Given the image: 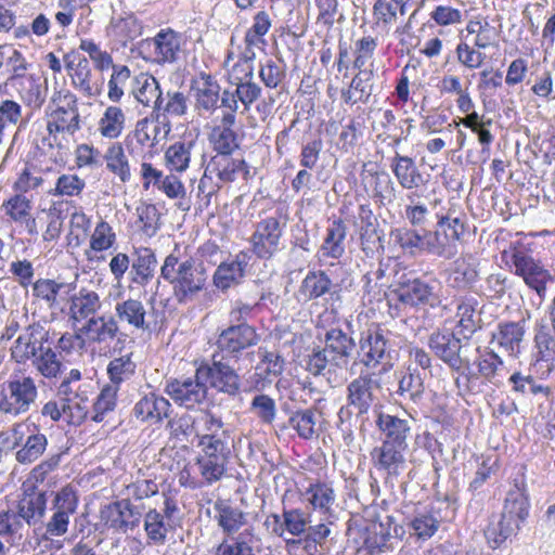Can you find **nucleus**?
<instances>
[{"instance_id": "1", "label": "nucleus", "mask_w": 555, "mask_h": 555, "mask_svg": "<svg viewBox=\"0 0 555 555\" xmlns=\"http://www.w3.org/2000/svg\"><path fill=\"white\" fill-rule=\"evenodd\" d=\"M376 426L383 435L379 447L372 451V459L378 469L386 473V482L393 483L404 468V452L409 447L411 437V423L409 420L395 415L379 413Z\"/></svg>"}, {"instance_id": "2", "label": "nucleus", "mask_w": 555, "mask_h": 555, "mask_svg": "<svg viewBox=\"0 0 555 555\" xmlns=\"http://www.w3.org/2000/svg\"><path fill=\"white\" fill-rule=\"evenodd\" d=\"M47 111L48 137L43 144L50 149L64 150L68 145V137H73L80 129V114L77 96L66 91L54 94Z\"/></svg>"}, {"instance_id": "3", "label": "nucleus", "mask_w": 555, "mask_h": 555, "mask_svg": "<svg viewBox=\"0 0 555 555\" xmlns=\"http://www.w3.org/2000/svg\"><path fill=\"white\" fill-rule=\"evenodd\" d=\"M529 515V500L525 488H513L507 492L503 512L492 518L485 529V537L491 548L502 545L515 535Z\"/></svg>"}, {"instance_id": "4", "label": "nucleus", "mask_w": 555, "mask_h": 555, "mask_svg": "<svg viewBox=\"0 0 555 555\" xmlns=\"http://www.w3.org/2000/svg\"><path fill=\"white\" fill-rule=\"evenodd\" d=\"M36 380L22 373H13L0 385V413L11 417L26 414L38 398Z\"/></svg>"}, {"instance_id": "5", "label": "nucleus", "mask_w": 555, "mask_h": 555, "mask_svg": "<svg viewBox=\"0 0 555 555\" xmlns=\"http://www.w3.org/2000/svg\"><path fill=\"white\" fill-rule=\"evenodd\" d=\"M391 336L390 331L379 325L370 326L359 339V362L365 367L373 369L389 361L393 351Z\"/></svg>"}, {"instance_id": "6", "label": "nucleus", "mask_w": 555, "mask_h": 555, "mask_svg": "<svg viewBox=\"0 0 555 555\" xmlns=\"http://www.w3.org/2000/svg\"><path fill=\"white\" fill-rule=\"evenodd\" d=\"M503 256L509 257L515 274L522 278L526 285L534 289L540 298L546 294V284L553 281L552 274L539 261H535L524 248L512 243Z\"/></svg>"}, {"instance_id": "7", "label": "nucleus", "mask_w": 555, "mask_h": 555, "mask_svg": "<svg viewBox=\"0 0 555 555\" xmlns=\"http://www.w3.org/2000/svg\"><path fill=\"white\" fill-rule=\"evenodd\" d=\"M258 340L256 330L247 323L231 325L219 334L216 341L217 349L212 354L236 362L243 352L256 346Z\"/></svg>"}, {"instance_id": "8", "label": "nucleus", "mask_w": 555, "mask_h": 555, "mask_svg": "<svg viewBox=\"0 0 555 555\" xmlns=\"http://www.w3.org/2000/svg\"><path fill=\"white\" fill-rule=\"evenodd\" d=\"M197 377L209 382L212 389L218 392L236 397L241 391V377L231 365V360L211 357V364H202L197 367Z\"/></svg>"}, {"instance_id": "9", "label": "nucleus", "mask_w": 555, "mask_h": 555, "mask_svg": "<svg viewBox=\"0 0 555 555\" xmlns=\"http://www.w3.org/2000/svg\"><path fill=\"white\" fill-rule=\"evenodd\" d=\"M165 392L175 403L191 410L205 401L208 388L204 378L197 377L196 370L194 376L168 379L166 382Z\"/></svg>"}, {"instance_id": "10", "label": "nucleus", "mask_w": 555, "mask_h": 555, "mask_svg": "<svg viewBox=\"0 0 555 555\" xmlns=\"http://www.w3.org/2000/svg\"><path fill=\"white\" fill-rule=\"evenodd\" d=\"M375 388H379V383L373 379L372 374H360L352 379L346 389L347 406L338 412L339 420L344 422L345 414H350L348 406L356 410L358 415L366 414L377 400Z\"/></svg>"}, {"instance_id": "11", "label": "nucleus", "mask_w": 555, "mask_h": 555, "mask_svg": "<svg viewBox=\"0 0 555 555\" xmlns=\"http://www.w3.org/2000/svg\"><path fill=\"white\" fill-rule=\"evenodd\" d=\"M283 227L276 217H267L255 224L250 236L253 254L259 259H271L280 249Z\"/></svg>"}, {"instance_id": "12", "label": "nucleus", "mask_w": 555, "mask_h": 555, "mask_svg": "<svg viewBox=\"0 0 555 555\" xmlns=\"http://www.w3.org/2000/svg\"><path fill=\"white\" fill-rule=\"evenodd\" d=\"M49 339L47 331L39 322L27 325L11 347V357L18 364H25L43 348Z\"/></svg>"}, {"instance_id": "13", "label": "nucleus", "mask_w": 555, "mask_h": 555, "mask_svg": "<svg viewBox=\"0 0 555 555\" xmlns=\"http://www.w3.org/2000/svg\"><path fill=\"white\" fill-rule=\"evenodd\" d=\"M428 346L434 354L452 370L460 371L468 361L462 356L464 346L454 333L434 332L428 338Z\"/></svg>"}, {"instance_id": "14", "label": "nucleus", "mask_w": 555, "mask_h": 555, "mask_svg": "<svg viewBox=\"0 0 555 555\" xmlns=\"http://www.w3.org/2000/svg\"><path fill=\"white\" fill-rule=\"evenodd\" d=\"M13 444L11 449L21 446L23 438L28 434L22 448L16 452L15 457L18 463L28 464L35 462L44 451L47 446V438L44 435L39 434L38 430L31 433L29 425L26 423L15 424L11 430Z\"/></svg>"}, {"instance_id": "15", "label": "nucleus", "mask_w": 555, "mask_h": 555, "mask_svg": "<svg viewBox=\"0 0 555 555\" xmlns=\"http://www.w3.org/2000/svg\"><path fill=\"white\" fill-rule=\"evenodd\" d=\"M324 348L331 357L332 365L338 369H347L353 354L358 351L354 338L337 327L326 331Z\"/></svg>"}, {"instance_id": "16", "label": "nucleus", "mask_w": 555, "mask_h": 555, "mask_svg": "<svg viewBox=\"0 0 555 555\" xmlns=\"http://www.w3.org/2000/svg\"><path fill=\"white\" fill-rule=\"evenodd\" d=\"M393 293L401 304L411 307H434L438 302V296L434 292V286L420 279L399 281L398 287Z\"/></svg>"}, {"instance_id": "17", "label": "nucleus", "mask_w": 555, "mask_h": 555, "mask_svg": "<svg viewBox=\"0 0 555 555\" xmlns=\"http://www.w3.org/2000/svg\"><path fill=\"white\" fill-rule=\"evenodd\" d=\"M101 308L102 301L96 292L80 288L69 298L68 321L72 323V328H76L79 323H85L87 320L96 317Z\"/></svg>"}, {"instance_id": "18", "label": "nucleus", "mask_w": 555, "mask_h": 555, "mask_svg": "<svg viewBox=\"0 0 555 555\" xmlns=\"http://www.w3.org/2000/svg\"><path fill=\"white\" fill-rule=\"evenodd\" d=\"M526 334L525 321H503L496 325L491 336V344L511 357L517 358Z\"/></svg>"}, {"instance_id": "19", "label": "nucleus", "mask_w": 555, "mask_h": 555, "mask_svg": "<svg viewBox=\"0 0 555 555\" xmlns=\"http://www.w3.org/2000/svg\"><path fill=\"white\" fill-rule=\"evenodd\" d=\"M182 275L172 292L179 304H186L205 288L208 274L203 262L193 259L186 273Z\"/></svg>"}, {"instance_id": "20", "label": "nucleus", "mask_w": 555, "mask_h": 555, "mask_svg": "<svg viewBox=\"0 0 555 555\" xmlns=\"http://www.w3.org/2000/svg\"><path fill=\"white\" fill-rule=\"evenodd\" d=\"M479 301L473 296H462L456 300V327L463 339L469 340L482 327Z\"/></svg>"}, {"instance_id": "21", "label": "nucleus", "mask_w": 555, "mask_h": 555, "mask_svg": "<svg viewBox=\"0 0 555 555\" xmlns=\"http://www.w3.org/2000/svg\"><path fill=\"white\" fill-rule=\"evenodd\" d=\"M114 311V318L117 320V323L126 324L134 330H151V314L146 311V308L141 300L127 298L118 301L115 305Z\"/></svg>"}, {"instance_id": "22", "label": "nucleus", "mask_w": 555, "mask_h": 555, "mask_svg": "<svg viewBox=\"0 0 555 555\" xmlns=\"http://www.w3.org/2000/svg\"><path fill=\"white\" fill-rule=\"evenodd\" d=\"M202 151V143L197 139L183 138L167 149L165 153L166 165L172 171L183 172L189 168L193 155L203 156Z\"/></svg>"}, {"instance_id": "23", "label": "nucleus", "mask_w": 555, "mask_h": 555, "mask_svg": "<svg viewBox=\"0 0 555 555\" xmlns=\"http://www.w3.org/2000/svg\"><path fill=\"white\" fill-rule=\"evenodd\" d=\"M478 279V261L472 254H466L453 261L447 281L450 287L465 291L472 288Z\"/></svg>"}, {"instance_id": "24", "label": "nucleus", "mask_w": 555, "mask_h": 555, "mask_svg": "<svg viewBox=\"0 0 555 555\" xmlns=\"http://www.w3.org/2000/svg\"><path fill=\"white\" fill-rule=\"evenodd\" d=\"M80 335L86 340L103 344L115 339L119 334V326L114 317H94L79 326Z\"/></svg>"}, {"instance_id": "25", "label": "nucleus", "mask_w": 555, "mask_h": 555, "mask_svg": "<svg viewBox=\"0 0 555 555\" xmlns=\"http://www.w3.org/2000/svg\"><path fill=\"white\" fill-rule=\"evenodd\" d=\"M170 402L155 392H149L135 403L132 413L141 422L160 423L168 417Z\"/></svg>"}, {"instance_id": "26", "label": "nucleus", "mask_w": 555, "mask_h": 555, "mask_svg": "<svg viewBox=\"0 0 555 555\" xmlns=\"http://www.w3.org/2000/svg\"><path fill=\"white\" fill-rule=\"evenodd\" d=\"M232 154L215 155L206 166V173L211 178L216 176L221 182H233L238 172L247 178L249 168L244 159L233 158Z\"/></svg>"}, {"instance_id": "27", "label": "nucleus", "mask_w": 555, "mask_h": 555, "mask_svg": "<svg viewBox=\"0 0 555 555\" xmlns=\"http://www.w3.org/2000/svg\"><path fill=\"white\" fill-rule=\"evenodd\" d=\"M248 259V254L241 251L232 261L221 262L214 274L215 286L221 291H227L232 285L241 283L245 276Z\"/></svg>"}, {"instance_id": "28", "label": "nucleus", "mask_w": 555, "mask_h": 555, "mask_svg": "<svg viewBox=\"0 0 555 555\" xmlns=\"http://www.w3.org/2000/svg\"><path fill=\"white\" fill-rule=\"evenodd\" d=\"M321 413L313 408L299 409L289 414L287 424L282 427L292 428L299 438L311 440L318 438L321 433L319 418Z\"/></svg>"}, {"instance_id": "29", "label": "nucleus", "mask_w": 555, "mask_h": 555, "mask_svg": "<svg viewBox=\"0 0 555 555\" xmlns=\"http://www.w3.org/2000/svg\"><path fill=\"white\" fill-rule=\"evenodd\" d=\"M153 44L157 63H175L182 52V36L170 28L162 29L153 38Z\"/></svg>"}, {"instance_id": "30", "label": "nucleus", "mask_w": 555, "mask_h": 555, "mask_svg": "<svg viewBox=\"0 0 555 555\" xmlns=\"http://www.w3.org/2000/svg\"><path fill=\"white\" fill-rule=\"evenodd\" d=\"M390 168L402 189L413 190L424 183L423 175L412 157L396 152Z\"/></svg>"}, {"instance_id": "31", "label": "nucleus", "mask_w": 555, "mask_h": 555, "mask_svg": "<svg viewBox=\"0 0 555 555\" xmlns=\"http://www.w3.org/2000/svg\"><path fill=\"white\" fill-rule=\"evenodd\" d=\"M236 116L223 114L221 124L216 126L210 133V142L216 155L232 154L237 147V134L232 129L235 125Z\"/></svg>"}, {"instance_id": "32", "label": "nucleus", "mask_w": 555, "mask_h": 555, "mask_svg": "<svg viewBox=\"0 0 555 555\" xmlns=\"http://www.w3.org/2000/svg\"><path fill=\"white\" fill-rule=\"evenodd\" d=\"M260 539L246 529L235 537L224 539L217 547L216 555H258Z\"/></svg>"}, {"instance_id": "33", "label": "nucleus", "mask_w": 555, "mask_h": 555, "mask_svg": "<svg viewBox=\"0 0 555 555\" xmlns=\"http://www.w3.org/2000/svg\"><path fill=\"white\" fill-rule=\"evenodd\" d=\"M192 89L195 91L198 109L211 112L218 107L220 86L211 75L201 73L198 78L193 80Z\"/></svg>"}, {"instance_id": "34", "label": "nucleus", "mask_w": 555, "mask_h": 555, "mask_svg": "<svg viewBox=\"0 0 555 555\" xmlns=\"http://www.w3.org/2000/svg\"><path fill=\"white\" fill-rule=\"evenodd\" d=\"M131 263V281L140 286H145L155 274L157 259L155 253L149 247L134 249Z\"/></svg>"}, {"instance_id": "35", "label": "nucleus", "mask_w": 555, "mask_h": 555, "mask_svg": "<svg viewBox=\"0 0 555 555\" xmlns=\"http://www.w3.org/2000/svg\"><path fill=\"white\" fill-rule=\"evenodd\" d=\"M334 283L323 270L309 271L301 281L298 293L305 301L317 300L332 293Z\"/></svg>"}, {"instance_id": "36", "label": "nucleus", "mask_w": 555, "mask_h": 555, "mask_svg": "<svg viewBox=\"0 0 555 555\" xmlns=\"http://www.w3.org/2000/svg\"><path fill=\"white\" fill-rule=\"evenodd\" d=\"M170 130L169 120H156L155 116L152 114L151 118H144L138 122L135 137L138 142L142 145L154 147L167 138Z\"/></svg>"}, {"instance_id": "37", "label": "nucleus", "mask_w": 555, "mask_h": 555, "mask_svg": "<svg viewBox=\"0 0 555 555\" xmlns=\"http://www.w3.org/2000/svg\"><path fill=\"white\" fill-rule=\"evenodd\" d=\"M214 507L218 526L228 535L237 532L247 522V515L228 501L217 500Z\"/></svg>"}, {"instance_id": "38", "label": "nucleus", "mask_w": 555, "mask_h": 555, "mask_svg": "<svg viewBox=\"0 0 555 555\" xmlns=\"http://www.w3.org/2000/svg\"><path fill=\"white\" fill-rule=\"evenodd\" d=\"M188 111V98L179 90H168L166 94L162 93L152 114L156 120H168V116L181 117Z\"/></svg>"}, {"instance_id": "39", "label": "nucleus", "mask_w": 555, "mask_h": 555, "mask_svg": "<svg viewBox=\"0 0 555 555\" xmlns=\"http://www.w3.org/2000/svg\"><path fill=\"white\" fill-rule=\"evenodd\" d=\"M131 93L139 103L154 108L163 91L154 76L147 73H140L133 78Z\"/></svg>"}, {"instance_id": "40", "label": "nucleus", "mask_w": 555, "mask_h": 555, "mask_svg": "<svg viewBox=\"0 0 555 555\" xmlns=\"http://www.w3.org/2000/svg\"><path fill=\"white\" fill-rule=\"evenodd\" d=\"M132 514L130 503L127 500H121L105 505L101 509V519L109 528L126 532L133 525L130 520Z\"/></svg>"}, {"instance_id": "41", "label": "nucleus", "mask_w": 555, "mask_h": 555, "mask_svg": "<svg viewBox=\"0 0 555 555\" xmlns=\"http://www.w3.org/2000/svg\"><path fill=\"white\" fill-rule=\"evenodd\" d=\"M46 501L43 494L37 492V488H25L22 498L18 501L20 519L28 525L36 522L43 515Z\"/></svg>"}, {"instance_id": "42", "label": "nucleus", "mask_w": 555, "mask_h": 555, "mask_svg": "<svg viewBox=\"0 0 555 555\" xmlns=\"http://www.w3.org/2000/svg\"><path fill=\"white\" fill-rule=\"evenodd\" d=\"M424 379L416 369L409 366L398 379L397 395L404 400L417 402L424 393Z\"/></svg>"}, {"instance_id": "43", "label": "nucleus", "mask_w": 555, "mask_h": 555, "mask_svg": "<svg viewBox=\"0 0 555 555\" xmlns=\"http://www.w3.org/2000/svg\"><path fill=\"white\" fill-rule=\"evenodd\" d=\"M106 168L114 173L122 183L131 179V170L124 147L120 143L111 144L103 156Z\"/></svg>"}, {"instance_id": "44", "label": "nucleus", "mask_w": 555, "mask_h": 555, "mask_svg": "<svg viewBox=\"0 0 555 555\" xmlns=\"http://www.w3.org/2000/svg\"><path fill=\"white\" fill-rule=\"evenodd\" d=\"M346 234L347 228L343 220H334L326 230V236L321 247L323 255L334 259L340 258L345 253Z\"/></svg>"}, {"instance_id": "45", "label": "nucleus", "mask_w": 555, "mask_h": 555, "mask_svg": "<svg viewBox=\"0 0 555 555\" xmlns=\"http://www.w3.org/2000/svg\"><path fill=\"white\" fill-rule=\"evenodd\" d=\"M254 66H248V70L244 73L243 77H237L234 82L235 92L237 99L244 106V112L250 109L253 103H255L261 96V87L254 80Z\"/></svg>"}, {"instance_id": "46", "label": "nucleus", "mask_w": 555, "mask_h": 555, "mask_svg": "<svg viewBox=\"0 0 555 555\" xmlns=\"http://www.w3.org/2000/svg\"><path fill=\"white\" fill-rule=\"evenodd\" d=\"M193 259L188 256L179 257L175 253L169 254L160 267V278L168 282L173 289L182 280V274L186 273Z\"/></svg>"}, {"instance_id": "47", "label": "nucleus", "mask_w": 555, "mask_h": 555, "mask_svg": "<svg viewBox=\"0 0 555 555\" xmlns=\"http://www.w3.org/2000/svg\"><path fill=\"white\" fill-rule=\"evenodd\" d=\"M125 114L118 106H108L99 121L100 133L108 139L118 138L125 127Z\"/></svg>"}, {"instance_id": "48", "label": "nucleus", "mask_w": 555, "mask_h": 555, "mask_svg": "<svg viewBox=\"0 0 555 555\" xmlns=\"http://www.w3.org/2000/svg\"><path fill=\"white\" fill-rule=\"evenodd\" d=\"M30 360L34 367L46 378H55L61 373L62 362L50 347H44Z\"/></svg>"}, {"instance_id": "49", "label": "nucleus", "mask_w": 555, "mask_h": 555, "mask_svg": "<svg viewBox=\"0 0 555 555\" xmlns=\"http://www.w3.org/2000/svg\"><path fill=\"white\" fill-rule=\"evenodd\" d=\"M169 526L165 522V516L159 512L150 511L144 518V530L149 543L163 545L166 542Z\"/></svg>"}, {"instance_id": "50", "label": "nucleus", "mask_w": 555, "mask_h": 555, "mask_svg": "<svg viewBox=\"0 0 555 555\" xmlns=\"http://www.w3.org/2000/svg\"><path fill=\"white\" fill-rule=\"evenodd\" d=\"M70 77L74 87L87 98H94L100 94L101 89L91 83V68L86 57L79 60L74 68V73H70Z\"/></svg>"}, {"instance_id": "51", "label": "nucleus", "mask_w": 555, "mask_h": 555, "mask_svg": "<svg viewBox=\"0 0 555 555\" xmlns=\"http://www.w3.org/2000/svg\"><path fill=\"white\" fill-rule=\"evenodd\" d=\"M64 287V283H57L50 279H39L33 284V295L52 309L57 306V295Z\"/></svg>"}, {"instance_id": "52", "label": "nucleus", "mask_w": 555, "mask_h": 555, "mask_svg": "<svg viewBox=\"0 0 555 555\" xmlns=\"http://www.w3.org/2000/svg\"><path fill=\"white\" fill-rule=\"evenodd\" d=\"M135 371V363L131 360V354H126L119 358L113 359L107 366V373L109 375V385H119L129 379Z\"/></svg>"}, {"instance_id": "53", "label": "nucleus", "mask_w": 555, "mask_h": 555, "mask_svg": "<svg viewBox=\"0 0 555 555\" xmlns=\"http://www.w3.org/2000/svg\"><path fill=\"white\" fill-rule=\"evenodd\" d=\"M113 73L107 83V96L112 102H119L124 95V89L131 77V70L126 65H113Z\"/></svg>"}, {"instance_id": "54", "label": "nucleus", "mask_w": 555, "mask_h": 555, "mask_svg": "<svg viewBox=\"0 0 555 555\" xmlns=\"http://www.w3.org/2000/svg\"><path fill=\"white\" fill-rule=\"evenodd\" d=\"M87 402L88 398L83 395L78 399L62 400V411L67 424L79 426L87 418L89 412Z\"/></svg>"}, {"instance_id": "55", "label": "nucleus", "mask_w": 555, "mask_h": 555, "mask_svg": "<svg viewBox=\"0 0 555 555\" xmlns=\"http://www.w3.org/2000/svg\"><path fill=\"white\" fill-rule=\"evenodd\" d=\"M119 388L117 385H105L100 395L96 398V401L93 404L94 415L92 420L96 423L103 421L104 414L113 411L116 406L117 392Z\"/></svg>"}, {"instance_id": "56", "label": "nucleus", "mask_w": 555, "mask_h": 555, "mask_svg": "<svg viewBox=\"0 0 555 555\" xmlns=\"http://www.w3.org/2000/svg\"><path fill=\"white\" fill-rule=\"evenodd\" d=\"M3 51L2 67L5 65L10 76L9 79L23 77L27 70V62L23 54L9 44H1Z\"/></svg>"}, {"instance_id": "57", "label": "nucleus", "mask_w": 555, "mask_h": 555, "mask_svg": "<svg viewBox=\"0 0 555 555\" xmlns=\"http://www.w3.org/2000/svg\"><path fill=\"white\" fill-rule=\"evenodd\" d=\"M250 411L263 424H272L276 416V403L268 395H257L250 402Z\"/></svg>"}, {"instance_id": "58", "label": "nucleus", "mask_w": 555, "mask_h": 555, "mask_svg": "<svg viewBox=\"0 0 555 555\" xmlns=\"http://www.w3.org/2000/svg\"><path fill=\"white\" fill-rule=\"evenodd\" d=\"M228 436L217 437L210 436L206 439H199L204 455L202 457L216 459L219 461H227L230 452L228 447Z\"/></svg>"}, {"instance_id": "59", "label": "nucleus", "mask_w": 555, "mask_h": 555, "mask_svg": "<svg viewBox=\"0 0 555 555\" xmlns=\"http://www.w3.org/2000/svg\"><path fill=\"white\" fill-rule=\"evenodd\" d=\"M86 186L85 180L76 175H62L57 178L55 188L50 191L54 196H78Z\"/></svg>"}, {"instance_id": "60", "label": "nucleus", "mask_w": 555, "mask_h": 555, "mask_svg": "<svg viewBox=\"0 0 555 555\" xmlns=\"http://www.w3.org/2000/svg\"><path fill=\"white\" fill-rule=\"evenodd\" d=\"M450 243V240H446V233L441 235L439 230L424 234V246L436 256L451 258L455 251Z\"/></svg>"}, {"instance_id": "61", "label": "nucleus", "mask_w": 555, "mask_h": 555, "mask_svg": "<svg viewBox=\"0 0 555 555\" xmlns=\"http://www.w3.org/2000/svg\"><path fill=\"white\" fill-rule=\"evenodd\" d=\"M22 106L13 100L0 102V144L3 141L4 129L8 125L16 126L22 120Z\"/></svg>"}, {"instance_id": "62", "label": "nucleus", "mask_w": 555, "mask_h": 555, "mask_svg": "<svg viewBox=\"0 0 555 555\" xmlns=\"http://www.w3.org/2000/svg\"><path fill=\"white\" fill-rule=\"evenodd\" d=\"M79 48L88 53L91 61L94 63L95 68L103 72L111 68L114 64L113 57L106 51L101 50L99 44L93 40L82 39Z\"/></svg>"}, {"instance_id": "63", "label": "nucleus", "mask_w": 555, "mask_h": 555, "mask_svg": "<svg viewBox=\"0 0 555 555\" xmlns=\"http://www.w3.org/2000/svg\"><path fill=\"white\" fill-rule=\"evenodd\" d=\"M457 61L469 69L479 68L486 60V54L476 51L466 42H460L455 49Z\"/></svg>"}, {"instance_id": "64", "label": "nucleus", "mask_w": 555, "mask_h": 555, "mask_svg": "<svg viewBox=\"0 0 555 555\" xmlns=\"http://www.w3.org/2000/svg\"><path fill=\"white\" fill-rule=\"evenodd\" d=\"M412 533L421 540L431 538L439 528V521L431 515L415 517L410 524Z\"/></svg>"}]
</instances>
